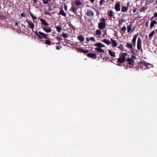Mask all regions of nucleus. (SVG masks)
I'll use <instances>...</instances> for the list:
<instances>
[{"label": "nucleus", "mask_w": 157, "mask_h": 157, "mask_svg": "<svg viewBox=\"0 0 157 157\" xmlns=\"http://www.w3.org/2000/svg\"><path fill=\"white\" fill-rule=\"evenodd\" d=\"M35 34L40 39H42V37L46 39H48L47 34L44 33L40 31H39L38 33L36 31L34 32Z\"/></svg>", "instance_id": "obj_1"}, {"label": "nucleus", "mask_w": 157, "mask_h": 157, "mask_svg": "<svg viewBox=\"0 0 157 157\" xmlns=\"http://www.w3.org/2000/svg\"><path fill=\"white\" fill-rule=\"evenodd\" d=\"M128 55V54L126 53H121L120 54V57L118 59V61L120 63H123L124 62L125 60L126 56Z\"/></svg>", "instance_id": "obj_2"}, {"label": "nucleus", "mask_w": 157, "mask_h": 157, "mask_svg": "<svg viewBox=\"0 0 157 157\" xmlns=\"http://www.w3.org/2000/svg\"><path fill=\"white\" fill-rule=\"evenodd\" d=\"M101 21L98 24V28L100 29H103L105 28L106 26L105 19L104 18L100 19Z\"/></svg>", "instance_id": "obj_3"}, {"label": "nucleus", "mask_w": 157, "mask_h": 157, "mask_svg": "<svg viewBox=\"0 0 157 157\" xmlns=\"http://www.w3.org/2000/svg\"><path fill=\"white\" fill-rule=\"evenodd\" d=\"M142 41L140 37H138L137 41V47L138 50H140V49L142 47Z\"/></svg>", "instance_id": "obj_4"}, {"label": "nucleus", "mask_w": 157, "mask_h": 157, "mask_svg": "<svg viewBox=\"0 0 157 157\" xmlns=\"http://www.w3.org/2000/svg\"><path fill=\"white\" fill-rule=\"evenodd\" d=\"M111 44H112V46L113 47H117L118 45L116 40H114L113 38L111 39Z\"/></svg>", "instance_id": "obj_5"}, {"label": "nucleus", "mask_w": 157, "mask_h": 157, "mask_svg": "<svg viewBox=\"0 0 157 157\" xmlns=\"http://www.w3.org/2000/svg\"><path fill=\"white\" fill-rule=\"evenodd\" d=\"M40 25H42V26H48V24L46 21L43 19H40Z\"/></svg>", "instance_id": "obj_6"}, {"label": "nucleus", "mask_w": 157, "mask_h": 157, "mask_svg": "<svg viewBox=\"0 0 157 157\" xmlns=\"http://www.w3.org/2000/svg\"><path fill=\"white\" fill-rule=\"evenodd\" d=\"M114 8L117 11L120 10V5L119 2H118L116 4Z\"/></svg>", "instance_id": "obj_7"}, {"label": "nucleus", "mask_w": 157, "mask_h": 157, "mask_svg": "<svg viewBox=\"0 0 157 157\" xmlns=\"http://www.w3.org/2000/svg\"><path fill=\"white\" fill-rule=\"evenodd\" d=\"M87 56L89 57L94 59H96L97 57V55L94 53H89L87 54Z\"/></svg>", "instance_id": "obj_8"}, {"label": "nucleus", "mask_w": 157, "mask_h": 157, "mask_svg": "<svg viewBox=\"0 0 157 157\" xmlns=\"http://www.w3.org/2000/svg\"><path fill=\"white\" fill-rule=\"evenodd\" d=\"M86 14L89 17L92 16L93 17L94 15V12L91 10H87Z\"/></svg>", "instance_id": "obj_9"}, {"label": "nucleus", "mask_w": 157, "mask_h": 157, "mask_svg": "<svg viewBox=\"0 0 157 157\" xmlns=\"http://www.w3.org/2000/svg\"><path fill=\"white\" fill-rule=\"evenodd\" d=\"M74 2L75 4L78 6H82L83 4V2H81L80 0H74Z\"/></svg>", "instance_id": "obj_10"}, {"label": "nucleus", "mask_w": 157, "mask_h": 157, "mask_svg": "<svg viewBox=\"0 0 157 157\" xmlns=\"http://www.w3.org/2000/svg\"><path fill=\"white\" fill-rule=\"evenodd\" d=\"M26 22L29 24V27L32 29L33 30V29L34 27V25L33 23L31 21H26Z\"/></svg>", "instance_id": "obj_11"}, {"label": "nucleus", "mask_w": 157, "mask_h": 157, "mask_svg": "<svg viewBox=\"0 0 157 157\" xmlns=\"http://www.w3.org/2000/svg\"><path fill=\"white\" fill-rule=\"evenodd\" d=\"M76 50L84 53H86L88 52V50L87 49L85 50L83 49L78 48H76Z\"/></svg>", "instance_id": "obj_12"}, {"label": "nucleus", "mask_w": 157, "mask_h": 157, "mask_svg": "<svg viewBox=\"0 0 157 157\" xmlns=\"http://www.w3.org/2000/svg\"><path fill=\"white\" fill-rule=\"evenodd\" d=\"M125 46L128 48L130 49H133V46L132 43H127L126 44Z\"/></svg>", "instance_id": "obj_13"}, {"label": "nucleus", "mask_w": 157, "mask_h": 157, "mask_svg": "<svg viewBox=\"0 0 157 157\" xmlns=\"http://www.w3.org/2000/svg\"><path fill=\"white\" fill-rule=\"evenodd\" d=\"M126 61L128 62V63L130 65H133L134 64V61L132 59L129 58H127Z\"/></svg>", "instance_id": "obj_14"}, {"label": "nucleus", "mask_w": 157, "mask_h": 157, "mask_svg": "<svg viewBox=\"0 0 157 157\" xmlns=\"http://www.w3.org/2000/svg\"><path fill=\"white\" fill-rule=\"evenodd\" d=\"M95 51L98 52L100 53H105L104 50L103 49L100 48H95Z\"/></svg>", "instance_id": "obj_15"}, {"label": "nucleus", "mask_w": 157, "mask_h": 157, "mask_svg": "<svg viewBox=\"0 0 157 157\" xmlns=\"http://www.w3.org/2000/svg\"><path fill=\"white\" fill-rule=\"evenodd\" d=\"M77 39L80 42L83 41L85 39L83 36L82 35H80L77 37Z\"/></svg>", "instance_id": "obj_16"}, {"label": "nucleus", "mask_w": 157, "mask_h": 157, "mask_svg": "<svg viewBox=\"0 0 157 157\" xmlns=\"http://www.w3.org/2000/svg\"><path fill=\"white\" fill-rule=\"evenodd\" d=\"M42 29L46 33H50L52 31L50 28H47V29H45V27H43L42 28Z\"/></svg>", "instance_id": "obj_17"}, {"label": "nucleus", "mask_w": 157, "mask_h": 157, "mask_svg": "<svg viewBox=\"0 0 157 157\" xmlns=\"http://www.w3.org/2000/svg\"><path fill=\"white\" fill-rule=\"evenodd\" d=\"M94 45L95 46L98 47L97 48H103L105 47L104 44H103L101 43H98L97 44H95Z\"/></svg>", "instance_id": "obj_18"}, {"label": "nucleus", "mask_w": 157, "mask_h": 157, "mask_svg": "<svg viewBox=\"0 0 157 157\" xmlns=\"http://www.w3.org/2000/svg\"><path fill=\"white\" fill-rule=\"evenodd\" d=\"M108 51L109 53L111 56L113 57L115 56V52H113L110 50H108Z\"/></svg>", "instance_id": "obj_19"}, {"label": "nucleus", "mask_w": 157, "mask_h": 157, "mask_svg": "<svg viewBox=\"0 0 157 157\" xmlns=\"http://www.w3.org/2000/svg\"><path fill=\"white\" fill-rule=\"evenodd\" d=\"M102 41L103 42L108 45H109L111 44V42L107 40H106V39H104L102 40Z\"/></svg>", "instance_id": "obj_20"}, {"label": "nucleus", "mask_w": 157, "mask_h": 157, "mask_svg": "<svg viewBox=\"0 0 157 157\" xmlns=\"http://www.w3.org/2000/svg\"><path fill=\"white\" fill-rule=\"evenodd\" d=\"M157 24V22H156L155 20L153 21L150 24V26L151 28H153L155 24Z\"/></svg>", "instance_id": "obj_21"}, {"label": "nucleus", "mask_w": 157, "mask_h": 157, "mask_svg": "<svg viewBox=\"0 0 157 157\" xmlns=\"http://www.w3.org/2000/svg\"><path fill=\"white\" fill-rule=\"evenodd\" d=\"M59 14H60L65 17H66V13H65L63 10L60 11Z\"/></svg>", "instance_id": "obj_22"}, {"label": "nucleus", "mask_w": 157, "mask_h": 157, "mask_svg": "<svg viewBox=\"0 0 157 157\" xmlns=\"http://www.w3.org/2000/svg\"><path fill=\"white\" fill-rule=\"evenodd\" d=\"M141 64H142V65L146 67H148V65L149 66L150 64L149 63H147L145 62H142Z\"/></svg>", "instance_id": "obj_23"}, {"label": "nucleus", "mask_w": 157, "mask_h": 157, "mask_svg": "<svg viewBox=\"0 0 157 157\" xmlns=\"http://www.w3.org/2000/svg\"><path fill=\"white\" fill-rule=\"evenodd\" d=\"M128 10V8L126 7L122 6L121 12H126Z\"/></svg>", "instance_id": "obj_24"}, {"label": "nucleus", "mask_w": 157, "mask_h": 157, "mask_svg": "<svg viewBox=\"0 0 157 157\" xmlns=\"http://www.w3.org/2000/svg\"><path fill=\"white\" fill-rule=\"evenodd\" d=\"M56 29L58 33H60L62 30V29L60 26H57L56 27Z\"/></svg>", "instance_id": "obj_25"}, {"label": "nucleus", "mask_w": 157, "mask_h": 157, "mask_svg": "<svg viewBox=\"0 0 157 157\" xmlns=\"http://www.w3.org/2000/svg\"><path fill=\"white\" fill-rule=\"evenodd\" d=\"M108 15L110 17V18H111L113 16V12L112 10H109L108 11Z\"/></svg>", "instance_id": "obj_26"}, {"label": "nucleus", "mask_w": 157, "mask_h": 157, "mask_svg": "<svg viewBox=\"0 0 157 157\" xmlns=\"http://www.w3.org/2000/svg\"><path fill=\"white\" fill-rule=\"evenodd\" d=\"M96 33L97 35H101V31L99 29L97 30L96 31Z\"/></svg>", "instance_id": "obj_27"}, {"label": "nucleus", "mask_w": 157, "mask_h": 157, "mask_svg": "<svg viewBox=\"0 0 157 157\" xmlns=\"http://www.w3.org/2000/svg\"><path fill=\"white\" fill-rule=\"evenodd\" d=\"M132 28V25H129L127 26V31L129 33L131 30Z\"/></svg>", "instance_id": "obj_28"}, {"label": "nucleus", "mask_w": 157, "mask_h": 157, "mask_svg": "<svg viewBox=\"0 0 157 157\" xmlns=\"http://www.w3.org/2000/svg\"><path fill=\"white\" fill-rule=\"evenodd\" d=\"M70 10H71L75 13H77L75 8L74 7L72 6Z\"/></svg>", "instance_id": "obj_29"}, {"label": "nucleus", "mask_w": 157, "mask_h": 157, "mask_svg": "<svg viewBox=\"0 0 157 157\" xmlns=\"http://www.w3.org/2000/svg\"><path fill=\"white\" fill-rule=\"evenodd\" d=\"M68 26L69 27L72 28L74 30H75V27L71 23H69L68 25Z\"/></svg>", "instance_id": "obj_30"}, {"label": "nucleus", "mask_w": 157, "mask_h": 157, "mask_svg": "<svg viewBox=\"0 0 157 157\" xmlns=\"http://www.w3.org/2000/svg\"><path fill=\"white\" fill-rule=\"evenodd\" d=\"M146 7H143L140 9V12H144L147 10Z\"/></svg>", "instance_id": "obj_31"}, {"label": "nucleus", "mask_w": 157, "mask_h": 157, "mask_svg": "<svg viewBox=\"0 0 157 157\" xmlns=\"http://www.w3.org/2000/svg\"><path fill=\"white\" fill-rule=\"evenodd\" d=\"M138 34H136L133 37V39H132V40H133V41H135L136 42V39H137V38L138 37Z\"/></svg>", "instance_id": "obj_32"}, {"label": "nucleus", "mask_w": 157, "mask_h": 157, "mask_svg": "<svg viewBox=\"0 0 157 157\" xmlns=\"http://www.w3.org/2000/svg\"><path fill=\"white\" fill-rule=\"evenodd\" d=\"M29 14L33 20H36V17L34 16L33 15L32 13H30Z\"/></svg>", "instance_id": "obj_33"}, {"label": "nucleus", "mask_w": 157, "mask_h": 157, "mask_svg": "<svg viewBox=\"0 0 157 157\" xmlns=\"http://www.w3.org/2000/svg\"><path fill=\"white\" fill-rule=\"evenodd\" d=\"M45 43L47 45H50L51 43V41L49 40H46Z\"/></svg>", "instance_id": "obj_34"}, {"label": "nucleus", "mask_w": 157, "mask_h": 157, "mask_svg": "<svg viewBox=\"0 0 157 157\" xmlns=\"http://www.w3.org/2000/svg\"><path fill=\"white\" fill-rule=\"evenodd\" d=\"M42 0L43 1V3L44 4H48V2L50 1V0Z\"/></svg>", "instance_id": "obj_35"}, {"label": "nucleus", "mask_w": 157, "mask_h": 157, "mask_svg": "<svg viewBox=\"0 0 157 157\" xmlns=\"http://www.w3.org/2000/svg\"><path fill=\"white\" fill-rule=\"evenodd\" d=\"M67 35V34H66L63 33L62 34L60 35L61 36H62L64 38H67L68 36Z\"/></svg>", "instance_id": "obj_36"}, {"label": "nucleus", "mask_w": 157, "mask_h": 157, "mask_svg": "<svg viewBox=\"0 0 157 157\" xmlns=\"http://www.w3.org/2000/svg\"><path fill=\"white\" fill-rule=\"evenodd\" d=\"M105 1V0H101L99 2L100 6H102Z\"/></svg>", "instance_id": "obj_37"}, {"label": "nucleus", "mask_w": 157, "mask_h": 157, "mask_svg": "<svg viewBox=\"0 0 157 157\" xmlns=\"http://www.w3.org/2000/svg\"><path fill=\"white\" fill-rule=\"evenodd\" d=\"M90 40L94 42H95V39L94 37H91L90 38Z\"/></svg>", "instance_id": "obj_38"}, {"label": "nucleus", "mask_w": 157, "mask_h": 157, "mask_svg": "<svg viewBox=\"0 0 157 157\" xmlns=\"http://www.w3.org/2000/svg\"><path fill=\"white\" fill-rule=\"evenodd\" d=\"M132 44L133 45V47H135L136 46V42L135 41H134L132 40Z\"/></svg>", "instance_id": "obj_39"}, {"label": "nucleus", "mask_w": 157, "mask_h": 157, "mask_svg": "<svg viewBox=\"0 0 157 157\" xmlns=\"http://www.w3.org/2000/svg\"><path fill=\"white\" fill-rule=\"evenodd\" d=\"M154 33V31H153L151 32V33L149 35V37H151L153 36Z\"/></svg>", "instance_id": "obj_40"}, {"label": "nucleus", "mask_w": 157, "mask_h": 157, "mask_svg": "<svg viewBox=\"0 0 157 157\" xmlns=\"http://www.w3.org/2000/svg\"><path fill=\"white\" fill-rule=\"evenodd\" d=\"M121 30L123 31L124 32H125L126 30V27L124 26L121 29Z\"/></svg>", "instance_id": "obj_41"}, {"label": "nucleus", "mask_w": 157, "mask_h": 157, "mask_svg": "<svg viewBox=\"0 0 157 157\" xmlns=\"http://www.w3.org/2000/svg\"><path fill=\"white\" fill-rule=\"evenodd\" d=\"M133 49H131L130 50H131V52L133 54L136 55V53L135 52V51H134L133 50Z\"/></svg>", "instance_id": "obj_42"}, {"label": "nucleus", "mask_w": 157, "mask_h": 157, "mask_svg": "<svg viewBox=\"0 0 157 157\" xmlns=\"http://www.w3.org/2000/svg\"><path fill=\"white\" fill-rule=\"evenodd\" d=\"M131 58L132 60V59H135L136 58V56H135L134 55H132L131 56Z\"/></svg>", "instance_id": "obj_43"}, {"label": "nucleus", "mask_w": 157, "mask_h": 157, "mask_svg": "<svg viewBox=\"0 0 157 157\" xmlns=\"http://www.w3.org/2000/svg\"><path fill=\"white\" fill-rule=\"evenodd\" d=\"M56 38L57 39V40H62V39H61L59 36H57Z\"/></svg>", "instance_id": "obj_44"}, {"label": "nucleus", "mask_w": 157, "mask_h": 157, "mask_svg": "<svg viewBox=\"0 0 157 157\" xmlns=\"http://www.w3.org/2000/svg\"><path fill=\"white\" fill-rule=\"evenodd\" d=\"M21 17H25V13H23L21 14Z\"/></svg>", "instance_id": "obj_45"}, {"label": "nucleus", "mask_w": 157, "mask_h": 157, "mask_svg": "<svg viewBox=\"0 0 157 157\" xmlns=\"http://www.w3.org/2000/svg\"><path fill=\"white\" fill-rule=\"evenodd\" d=\"M137 10V9L136 8H134L133 10V13H135L136 11Z\"/></svg>", "instance_id": "obj_46"}, {"label": "nucleus", "mask_w": 157, "mask_h": 157, "mask_svg": "<svg viewBox=\"0 0 157 157\" xmlns=\"http://www.w3.org/2000/svg\"><path fill=\"white\" fill-rule=\"evenodd\" d=\"M56 49L58 50H59L60 49V47L59 46H57L56 47Z\"/></svg>", "instance_id": "obj_47"}, {"label": "nucleus", "mask_w": 157, "mask_h": 157, "mask_svg": "<svg viewBox=\"0 0 157 157\" xmlns=\"http://www.w3.org/2000/svg\"><path fill=\"white\" fill-rule=\"evenodd\" d=\"M41 28H42L43 27H45V29H47V28H49L47 26H41Z\"/></svg>", "instance_id": "obj_48"}, {"label": "nucleus", "mask_w": 157, "mask_h": 157, "mask_svg": "<svg viewBox=\"0 0 157 157\" xmlns=\"http://www.w3.org/2000/svg\"><path fill=\"white\" fill-rule=\"evenodd\" d=\"M64 9H65V10H66V11H67V6H64Z\"/></svg>", "instance_id": "obj_49"}, {"label": "nucleus", "mask_w": 157, "mask_h": 157, "mask_svg": "<svg viewBox=\"0 0 157 157\" xmlns=\"http://www.w3.org/2000/svg\"><path fill=\"white\" fill-rule=\"evenodd\" d=\"M157 17V13H156L154 14V17Z\"/></svg>", "instance_id": "obj_50"}, {"label": "nucleus", "mask_w": 157, "mask_h": 157, "mask_svg": "<svg viewBox=\"0 0 157 157\" xmlns=\"http://www.w3.org/2000/svg\"><path fill=\"white\" fill-rule=\"evenodd\" d=\"M44 13L45 14L49 15V13L47 12H44Z\"/></svg>", "instance_id": "obj_51"}, {"label": "nucleus", "mask_w": 157, "mask_h": 157, "mask_svg": "<svg viewBox=\"0 0 157 157\" xmlns=\"http://www.w3.org/2000/svg\"><path fill=\"white\" fill-rule=\"evenodd\" d=\"M86 40L88 41H89V40H90V38H89L88 37L86 38Z\"/></svg>", "instance_id": "obj_52"}, {"label": "nucleus", "mask_w": 157, "mask_h": 157, "mask_svg": "<svg viewBox=\"0 0 157 157\" xmlns=\"http://www.w3.org/2000/svg\"><path fill=\"white\" fill-rule=\"evenodd\" d=\"M90 0L92 3L93 2L95 1V0Z\"/></svg>", "instance_id": "obj_53"}, {"label": "nucleus", "mask_w": 157, "mask_h": 157, "mask_svg": "<svg viewBox=\"0 0 157 157\" xmlns=\"http://www.w3.org/2000/svg\"><path fill=\"white\" fill-rule=\"evenodd\" d=\"M15 25H18V23H17V22H16V23H15Z\"/></svg>", "instance_id": "obj_54"}, {"label": "nucleus", "mask_w": 157, "mask_h": 157, "mask_svg": "<svg viewBox=\"0 0 157 157\" xmlns=\"http://www.w3.org/2000/svg\"><path fill=\"white\" fill-rule=\"evenodd\" d=\"M140 50H141V52H142V47H141V49H140Z\"/></svg>", "instance_id": "obj_55"}, {"label": "nucleus", "mask_w": 157, "mask_h": 157, "mask_svg": "<svg viewBox=\"0 0 157 157\" xmlns=\"http://www.w3.org/2000/svg\"><path fill=\"white\" fill-rule=\"evenodd\" d=\"M155 32L157 33V29L155 30Z\"/></svg>", "instance_id": "obj_56"}, {"label": "nucleus", "mask_w": 157, "mask_h": 157, "mask_svg": "<svg viewBox=\"0 0 157 157\" xmlns=\"http://www.w3.org/2000/svg\"><path fill=\"white\" fill-rule=\"evenodd\" d=\"M36 1V0H34V2H35Z\"/></svg>", "instance_id": "obj_57"}, {"label": "nucleus", "mask_w": 157, "mask_h": 157, "mask_svg": "<svg viewBox=\"0 0 157 157\" xmlns=\"http://www.w3.org/2000/svg\"><path fill=\"white\" fill-rule=\"evenodd\" d=\"M117 65H118V66H120V64H117Z\"/></svg>", "instance_id": "obj_58"}, {"label": "nucleus", "mask_w": 157, "mask_h": 157, "mask_svg": "<svg viewBox=\"0 0 157 157\" xmlns=\"http://www.w3.org/2000/svg\"><path fill=\"white\" fill-rule=\"evenodd\" d=\"M155 2H156V3H157V0H156Z\"/></svg>", "instance_id": "obj_59"}, {"label": "nucleus", "mask_w": 157, "mask_h": 157, "mask_svg": "<svg viewBox=\"0 0 157 157\" xmlns=\"http://www.w3.org/2000/svg\"><path fill=\"white\" fill-rule=\"evenodd\" d=\"M133 29H132V31H133Z\"/></svg>", "instance_id": "obj_60"}, {"label": "nucleus", "mask_w": 157, "mask_h": 157, "mask_svg": "<svg viewBox=\"0 0 157 157\" xmlns=\"http://www.w3.org/2000/svg\"><path fill=\"white\" fill-rule=\"evenodd\" d=\"M147 22L146 23V25H147Z\"/></svg>", "instance_id": "obj_61"}, {"label": "nucleus", "mask_w": 157, "mask_h": 157, "mask_svg": "<svg viewBox=\"0 0 157 157\" xmlns=\"http://www.w3.org/2000/svg\"><path fill=\"white\" fill-rule=\"evenodd\" d=\"M112 0V1H114V0Z\"/></svg>", "instance_id": "obj_62"}]
</instances>
